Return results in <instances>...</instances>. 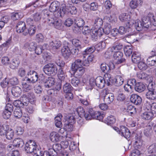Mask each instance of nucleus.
Returning <instances> with one entry per match:
<instances>
[{
  "instance_id": "49",
  "label": "nucleus",
  "mask_w": 156,
  "mask_h": 156,
  "mask_svg": "<svg viewBox=\"0 0 156 156\" xmlns=\"http://www.w3.org/2000/svg\"><path fill=\"white\" fill-rule=\"evenodd\" d=\"M136 76L137 77L140 79H145L148 80L150 76L145 73L141 72L137 73Z\"/></svg>"
},
{
  "instance_id": "53",
  "label": "nucleus",
  "mask_w": 156,
  "mask_h": 156,
  "mask_svg": "<svg viewBox=\"0 0 156 156\" xmlns=\"http://www.w3.org/2000/svg\"><path fill=\"white\" fill-rule=\"evenodd\" d=\"M75 23L76 26L82 27L85 24L84 20L82 18H77L75 20Z\"/></svg>"
},
{
  "instance_id": "33",
  "label": "nucleus",
  "mask_w": 156,
  "mask_h": 156,
  "mask_svg": "<svg viewBox=\"0 0 156 156\" xmlns=\"http://www.w3.org/2000/svg\"><path fill=\"white\" fill-rule=\"evenodd\" d=\"M154 117V115L151 112H145L141 115L142 118L146 120L151 119Z\"/></svg>"
},
{
  "instance_id": "39",
  "label": "nucleus",
  "mask_w": 156,
  "mask_h": 156,
  "mask_svg": "<svg viewBox=\"0 0 156 156\" xmlns=\"http://www.w3.org/2000/svg\"><path fill=\"white\" fill-rule=\"evenodd\" d=\"M13 144L16 147H22L24 144L23 140L20 138L15 139L13 141Z\"/></svg>"
},
{
  "instance_id": "20",
  "label": "nucleus",
  "mask_w": 156,
  "mask_h": 156,
  "mask_svg": "<svg viewBox=\"0 0 156 156\" xmlns=\"http://www.w3.org/2000/svg\"><path fill=\"white\" fill-rule=\"evenodd\" d=\"M134 88L135 91L140 93L143 92L146 89V86L142 83L138 82L136 83Z\"/></svg>"
},
{
  "instance_id": "6",
  "label": "nucleus",
  "mask_w": 156,
  "mask_h": 156,
  "mask_svg": "<svg viewBox=\"0 0 156 156\" xmlns=\"http://www.w3.org/2000/svg\"><path fill=\"white\" fill-rule=\"evenodd\" d=\"M69 44L68 42H65L63 44L61 50L62 56L66 59H68L71 55V51L69 48Z\"/></svg>"
},
{
  "instance_id": "47",
  "label": "nucleus",
  "mask_w": 156,
  "mask_h": 156,
  "mask_svg": "<svg viewBox=\"0 0 156 156\" xmlns=\"http://www.w3.org/2000/svg\"><path fill=\"white\" fill-rule=\"evenodd\" d=\"M13 113L16 118H20L23 115L22 110L20 108H17L14 110Z\"/></svg>"
},
{
  "instance_id": "13",
  "label": "nucleus",
  "mask_w": 156,
  "mask_h": 156,
  "mask_svg": "<svg viewBox=\"0 0 156 156\" xmlns=\"http://www.w3.org/2000/svg\"><path fill=\"white\" fill-rule=\"evenodd\" d=\"M151 56L149 57L147 59V62L148 65L154 66L156 67V51H152Z\"/></svg>"
},
{
  "instance_id": "37",
  "label": "nucleus",
  "mask_w": 156,
  "mask_h": 156,
  "mask_svg": "<svg viewBox=\"0 0 156 156\" xmlns=\"http://www.w3.org/2000/svg\"><path fill=\"white\" fill-rule=\"evenodd\" d=\"M105 77L104 78V83L105 84H106L108 86L111 84V83H113L114 80L111 75L108 73L105 75Z\"/></svg>"
},
{
  "instance_id": "23",
  "label": "nucleus",
  "mask_w": 156,
  "mask_h": 156,
  "mask_svg": "<svg viewBox=\"0 0 156 156\" xmlns=\"http://www.w3.org/2000/svg\"><path fill=\"white\" fill-rule=\"evenodd\" d=\"M62 45L61 42L59 40L53 41L49 43V46L53 49H57Z\"/></svg>"
},
{
  "instance_id": "18",
  "label": "nucleus",
  "mask_w": 156,
  "mask_h": 156,
  "mask_svg": "<svg viewBox=\"0 0 156 156\" xmlns=\"http://www.w3.org/2000/svg\"><path fill=\"white\" fill-rule=\"evenodd\" d=\"M75 70H72L73 71V74L74 76L76 77H81L84 73L85 71V68L84 67L76 68Z\"/></svg>"
},
{
  "instance_id": "12",
  "label": "nucleus",
  "mask_w": 156,
  "mask_h": 156,
  "mask_svg": "<svg viewBox=\"0 0 156 156\" xmlns=\"http://www.w3.org/2000/svg\"><path fill=\"white\" fill-rule=\"evenodd\" d=\"M119 134L126 139L129 138L130 136V132L126 127L122 126H120V130H119Z\"/></svg>"
},
{
  "instance_id": "22",
  "label": "nucleus",
  "mask_w": 156,
  "mask_h": 156,
  "mask_svg": "<svg viewBox=\"0 0 156 156\" xmlns=\"http://www.w3.org/2000/svg\"><path fill=\"white\" fill-rule=\"evenodd\" d=\"M96 86L100 88H103L105 86L104 78L101 76L97 77L96 78Z\"/></svg>"
},
{
  "instance_id": "24",
  "label": "nucleus",
  "mask_w": 156,
  "mask_h": 156,
  "mask_svg": "<svg viewBox=\"0 0 156 156\" xmlns=\"http://www.w3.org/2000/svg\"><path fill=\"white\" fill-rule=\"evenodd\" d=\"M103 24V21L101 19L98 18L96 19L94 21V23L92 25V27L91 29L94 30L95 29L100 28Z\"/></svg>"
},
{
  "instance_id": "51",
  "label": "nucleus",
  "mask_w": 156,
  "mask_h": 156,
  "mask_svg": "<svg viewBox=\"0 0 156 156\" xmlns=\"http://www.w3.org/2000/svg\"><path fill=\"white\" fill-rule=\"evenodd\" d=\"M47 45V44H45L42 47L41 46H37L34 50L35 53L38 55H40L42 53L43 50L45 49V48H43L44 47H46Z\"/></svg>"
},
{
  "instance_id": "48",
  "label": "nucleus",
  "mask_w": 156,
  "mask_h": 156,
  "mask_svg": "<svg viewBox=\"0 0 156 156\" xmlns=\"http://www.w3.org/2000/svg\"><path fill=\"white\" fill-rule=\"evenodd\" d=\"M73 88V87L70 84L67 83H66L63 85V90L65 93L72 92Z\"/></svg>"
},
{
  "instance_id": "21",
  "label": "nucleus",
  "mask_w": 156,
  "mask_h": 156,
  "mask_svg": "<svg viewBox=\"0 0 156 156\" xmlns=\"http://www.w3.org/2000/svg\"><path fill=\"white\" fill-rule=\"evenodd\" d=\"M76 111L80 118H84L87 120V117L89 115V112L85 113L84 109L81 107H78Z\"/></svg>"
},
{
  "instance_id": "29",
  "label": "nucleus",
  "mask_w": 156,
  "mask_h": 156,
  "mask_svg": "<svg viewBox=\"0 0 156 156\" xmlns=\"http://www.w3.org/2000/svg\"><path fill=\"white\" fill-rule=\"evenodd\" d=\"M36 30V28L34 25L30 26L27 29V32H24L23 34L26 36L28 34L30 36H32L35 33Z\"/></svg>"
},
{
  "instance_id": "3",
  "label": "nucleus",
  "mask_w": 156,
  "mask_h": 156,
  "mask_svg": "<svg viewBox=\"0 0 156 156\" xmlns=\"http://www.w3.org/2000/svg\"><path fill=\"white\" fill-rule=\"evenodd\" d=\"M101 95L103 98L104 102L107 104L112 102L114 99V94L112 93H108L106 89H104L102 90Z\"/></svg>"
},
{
  "instance_id": "9",
  "label": "nucleus",
  "mask_w": 156,
  "mask_h": 156,
  "mask_svg": "<svg viewBox=\"0 0 156 156\" xmlns=\"http://www.w3.org/2000/svg\"><path fill=\"white\" fill-rule=\"evenodd\" d=\"M55 151L52 149H49L48 151H44L37 150L36 153L33 154V156H56L54 154Z\"/></svg>"
},
{
  "instance_id": "46",
  "label": "nucleus",
  "mask_w": 156,
  "mask_h": 156,
  "mask_svg": "<svg viewBox=\"0 0 156 156\" xmlns=\"http://www.w3.org/2000/svg\"><path fill=\"white\" fill-rule=\"evenodd\" d=\"M95 51L94 47V46H92L90 47H87L83 52V58H85V55H88L89 54H91L93 52Z\"/></svg>"
},
{
  "instance_id": "34",
  "label": "nucleus",
  "mask_w": 156,
  "mask_h": 156,
  "mask_svg": "<svg viewBox=\"0 0 156 156\" xmlns=\"http://www.w3.org/2000/svg\"><path fill=\"white\" fill-rule=\"evenodd\" d=\"M93 58L94 56L92 55H89L87 58H85V59L82 60L83 66H89L90 63L93 60Z\"/></svg>"
},
{
  "instance_id": "10",
  "label": "nucleus",
  "mask_w": 156,
  "mask_h": 156,
  "mask_svg": "<svg viewBox=\"0 0 156 156\" xmlns=\"http://www.w3.org/2000/svg\"><path fill=\"white\" fill-rule=\"evenodd\" d=\"M28 94L27 96L28 98L27 97V95L26 94H23L20 98V100L22 105H23V106H27L29 104V98L31 99L34 98L35 97L34 93H28Z\"/></svg>"
},
{
  "instance_id": "19",
  "label": "nucleus",
  "mask_w": 156,
  "mask_h": 156,
  "mask_svg": "<svg viewBox=\"0 0 156 156\" xmlns=\"http://www.w3.org/2000/svg\"><path fill=\"white\" fill-rule=\"evenodd\" d=\"M83 67L82 60L80 59H76L74 62L71 64V70H75L76 68H78Z\"/></svg>"
},
{
  "instance_id": "26",
  "label": "nucleus",
  "mask_w": 156,
  "mask_h": 156,
  "mask_svg": "<svg viewBox=\"0 0 156 156\" xmlns=\"http://www.w3.org/2000/svg\"><path fill=\"white\" fill-rule=\"evenodd\" d=\"M124 79L122 77L119 75L116 76L113 80V84L116 86L119 87L122 84Z\"/></svg>"
},
{
  "instance_id": "35",
  "label": "nucleus",
  "mask_w": 156,
  "mask_h": 156,
  "mask_svg": "<svg viewBox=\"0 0 156 156\" xmlns=\"http://www.w3.org/2000/svg\"><path fill=\"white\" fill-rule=\"evenodd\" d=\"M146 97L150 100L156 99V91L155 90L148 91L146 94Z\"/></svg>"
},
{
  "instance_id": "52",
  "label": "nucleus",
  "mask_w": 156,
  "mask_h": 156,
  "mask_svg": "<svg viewBox=\"0 0 156 156\" xmlns=\"http://www.w3.org/2000/svg\"><path fill=\"white\" fill-rule=\"evenodd\" d=\"M80 81L79 79L77 77L74 76L72 78L71 80V83L74 86L77 87L79 84Z\"/></svg>"
},
{
  "instance_id": "28",
  "label": "nucleus",
  "mask_w": 156,
  "mask_h": 156,
  "mask_svg": "<svg viewBox=\"0 0 156 156\" xmlns=\"http://www.w3.org/2000/svg\"><path fill=\"white\" fill-rule=\"evenodd\" d=\"M62 115L61 114H59L55 118V124L58 128H60L62 126Z\"/></svg>"
},
{
  "instance_id": "64",
  "label": "nucleus",
  "mask_w": 156,
  "mask_h": 156,
  "mask_svg": "<svg viewBox=\"0 0 156 156\" xmlns=\"http://www.w3.org/2000/svg\"><path fill=\"white\" fill-rule=\"evenodd\" d=\"M33 18L35 21H38L41 17V14L40 12H37L33 15Z\"/></svg>"
},
{
  "instance_id": "44",
  "label": "nucleus",
  "mask_w": 156,
  "mask_h": 156,
  "mask_svg": "<svg viewBox=\"0 0 156 156\" xmlns=\"http://www.w3.org/2000/svg\"><path fill=\"white\" fill-rule=\"evenodd\" d=\"M58 79L61 81L62 83L64 82L66 76L64 72L63 71L62 68H61L58 69Z\"/></svg>"
},
{
  "instance_id": "8",
  "label": "nucleus",
  "mask_w": 156,
  "mask_h": 156,
  "mask_svg": "<svg viewBox=\"0 0 156 156\" xmlns=\"http://www.w3.org/2000/svg\"><path fill=\"white\" fill-rule=\"evenodd\" d=\"M115 67L114 63L112 62H109L108 65L103 63L101 65L100 68L102 71L106 74L111 70H113Z\"/></svg>"
},
{
  "instance_id": "2",
  "label": "nucleus",
  "mask_w": 156,
  "mask_h": 156,
  "mask_svg": "<svg viewBox=\"0 0 156 156\" xmlns=\"http://www.w3.org/2000/svg\"><path fill=\"white\" fill-rule=\"evenodd\" d=\"M57 69L56 66L52 63H49L45 65L43 68V71L47 75L54 76L57 73Z\"/></svg>"
},
{
  "instance_id": "15",
  "label": "nucleus",
  "mask_w": 156,
  "mask_h": 156,
  "mask_svg": "<svg viewBox=\"0 0 156 156\" xmlns=\"http://www.w3.org/2000/svg\"><path fill=\"white\" fill-rule=\"evenodd\" d=\"M130 99L132 103L136 105H140L142 102L141 98L136 94H132L130 97Z\"/></svg>"
},
{
  "instance_id": "31",
  "label": "nucleus",
  "mask_w": 156,
  "mask_h": 156,
  "mask_svg": "<svg viewBox=\"0 0 156 156\" xmlns=\"http://www.w3.org/2000/svg\"><path fill=\"white\" fill-rule=\"evenodd\" d=\"M55 83V79L53 77H49L44 84V86L46 88H50L53 86Z\"/></svg>"
},
{
  "instance_id": "55",
  "label": "nucleus",
  "mask_w": 156,
  "mask_h": 156,
  "mask_svg": "<svg viewBox=\"0 0 156 156\" xmlns=\"http://www.w3.org/2000/svg\"><path fill=\"white\" fill-rule=\"evenodd\" d=\"M104 33L106 34H108L111 32L112 27L110 24L107 23L104 26L103 28Z\"/></svg>"
},
{
  "instance_id": "5",
  "label": "nucleus",
  "mask_w": 156,
  "mask_h": 156,
  "mask_svg": "<svg viewBox=\"0 0 156 156\" xmlns=\"http://www.w3.org/2000/svg\"><path fill=\"white\" fill-rule=\"evenodd\" d=\"M88 117H87V120H90L91 118H93L101 121L103 118L104 116L103 114H101L98 112H95L93 111L92 109H90Z\"/></svg>"
},
{
  "instance_id": "14",
  "label": "nucleus",
  "mask_w": 156,
  "mask_h": 156,
  "mask_svg": "<svg viewBox=\"0 0 156 156\" xmlns=\"http://www.w3.org/2000/svg\"><path fill=\"white\" fill-rule=\"evenodd\" d=\"M26 28L25 23L22 21H20L17 23L16 29L18 33H20L25 32L24 30Z\"/></svg>"
},
{
  "instance_id": "58",
  "label": "nucleus",
  "mask_w": 156,
  "mask_h": 156,
  "mask_svg": "<svg viewBox=\"0 0 156 156\" xmlns=\"http://www.w3.org/2000/svg\"><path fill=\"white\" fill-rule=\"evenodd\" d=\"M148 152L150 154H156V144H153L150 145L148 148Z\"/></svg>"
},
{
  "instance_id": "11",
  "label": "nucleus",
  "mask_w": 156,
  "mask_h": 156,
  "mask_svg": "<svg viewBox=\"0 0 156 156\" xmlns=\"http://www.w3.org/2000/svg\"><path fill=\"white\" fill-rule=\"evenodd\" d=\"M91 29L90 33L92 38L94 39L97 38L98 37H101L103 34V30L102 28Z\"/></svg>"
},
{
  "instance_id": "1",
  "label": "nucleus",
  "mask_w": 156,
  "mask_h": 156,
  "mask_svg": "<svg viewBox=\"0 0 156 156\" xmlns=\"http://www.w3.org/2000/svg\"><path fill=\"white\" fill-rule=\"evenodd\" d=\"M142 23L144 28H147L152 23L154 26H156V20L153 14L149 13L146 16H144L142 19Z\"/></svg>"
},
{
  "instance_id": "40",
  "label": "nucleus",
  "mask_w": 156,
  "mask_h": 156,
  "mask_svg": "<svg viewBox=\"0 0 156 156\" xmlns=\"http://www.w3.org/2000/svg\"><path fill=\"white\" fill-rule=\"evenodd\" d=\"M25 45L28 48V49L30 51H34L37 46V44L34 42L29 41L26 43Z\"/></svg>"
},
{
  "instance_id": "59",
  "label": "nucleus",
  "mask_w": 156,
  "mask_h": 156,
  "mask_svg": "<svg viewBox=\"0 0 156 156\" xmlns=\"http://www.w3.org/2000/svg\"><path fill=\"white\" fill-rule=\"evenodd\" d=\"M137 63L138 67L140 70H145L147 68V66L146 64L143 62L140 61Z\"/></svg>"
},
{
  "instance_id": "54",
  "label": "nucleus",
  "mask_w": 156,
  "mask_h": 156,
  "mask_svg": "<svg viewBox=\"0 0 156 156\" xmlns=\"http://www.w3.org/2000/svg\"><path fill=\"white\" fill-rule=\"evenodd\" d=\"M22 85L24 92H28L31 88V86L27 84L26 81L23 80L22 83Z\"/></svg>"
},
{
  "instance_id": "43",
  "label": "nucleus",
  "mask_w": 156,
  "mask_h": 156,
  "mask_svg": "<svg viewBox=\"0 0 156 156\" xmlns=\"http://www.w3.org/2000/svg\"><path fill=\"white\" fill-rule=\"evenodd\" d=\"M122 48L123 45L121 43L119 42H116L111 48L113 52H115V51L120 50Z\"/></svg>"
},
{
  "instance_id": "60",
  "label": "nucleus",
  "mask_w": 156,
  "mask_h": 156,
  "mask_svg": "<svg viewBox=\"0 0 156 156\" xmlns=\"http://www.w3.org/2000/svg\"><path fill=\"white\" fill-rule=\"evenodd\" d=\"M113 51L112 50L111 48H109L106 52L104 54V57L107 59L110 58L112 56V52Z\"/></svg>"
},
{
  "instance_id": "27",
  "label": "nucleus",
  "mask_w": 156,
  "mask_h": 156,
  "mask_svg": "<svg viewBox=\"0 0 156 156\" xmlns=\"http://www.w3.org/2000/svg\"><path fill=\"white\" fill-rule=\"evenodd\" d=\"M60 137L61 136L59 134L56 132H52L50 134V139L53 142H58Z\"/></svg>"
},
{
  "instance_id": "42",
  "label": "nucleus",
  "mask_w": 156,
  "mask_h": 156,
  "mask_svg": "<svg viewBox=\"0 0 156 156\" xmlns=\"http://www.w3.org/2000/svg\"><path fill=\"white\" fill-rule=\"evenodd\" d=\"M136 30L138 31H140L144 28V26L141 22L139 20H136L135 23L133 24Z\"/></svg>"
},
{
  "instance_id": "36",
  "label": "nucleus",
  "mask_w": 156,
  "mask_h": 156,
  "mask_svg": "<svg viewBox=\"0 0 156 156\" xmlns=\"http://www.w3.org/2000/svg\"><path fill=\"white\" fill-rule=\"evenodd\" d=\"M132 142L135 147L139 148L142 145V141L140 137H136L135 140H133Z\"/></svg>"
},
{
  "instance_id": "17",
  "label": "nucleus",
  "mask_w": 156,
  "mask_h": 156,
  "mask_svg": "<svg viewBox=\"0 0 156 156\" xmlns=\"http://www.w3.org/2000/svg\"><path fill=\"white\" fill-rule=\"evenodd\" d=\"M131 59L132 62L135 63H137L139 62L141 59L140 54L138 52H133L132 55Z\"/></svg>"
},
{
  "instance_id": "57",
  "label": "nucleus",
  "mask_w": 156,
  "mask_h": 156,
  "mask_svg": "<svg viewBox=\"0 0 156 156\" xmlns=\"http://www.w3.org/2000/svg\"><path fill=\"white\" fill-rule=\"evenodd\" d=\"M124 51L127 57H129L132 54V47L127 46L124 48Z\"/></svg>"
},
{
  "instance_id": "38",
  "label": "nucleus",
  "mask_w": 156,
  "mask_h": 156,
  "mask_svg": "<svg viewBox=\"0 0 156 156\" xmlns=\"http://www.w3.org/2000/svg\"><path fill=\"white\" fill-rule=\"evenodd\" d=\"M62 147L61 144H56L53 145V148H51L50 149H52L55 151L54 154H55L56 155L58 153L60 154L62 152Z\"/></svg>"
},
{
  "instance_id": "30",
  "label": "nucleus",
  "mask_w": 156,
  "mask_h": 156,
  "mask_svg": "<svg viewBox=\"0 0 156 156\" xmlns=\"http://www.w3.org/2000/svg\"><path fill=\"white\" fill-rule=\"evenodd\" d=\"M119 19L121 21L127 22V23L129 25L128 27H130V25H129V21L130 19V15L125 13H122L120 16Z\"/></svg>"
},
{
  "instance_id": "41",
  "label": "nucleus",
  "mask_w": 156,
  "mask_h": 156,
  "mask_svg": "<svg viewBox=\"0 0 156 156\" xmlns=\"http://www.w3.org/2000/svg\"><path fill=\"white\" fill-rule=\"evenodd\" d=\"M105 123L108 125L111 126L115 122V119L113 116H108L105 120Z\"/></svg>"
},
{
  "instance_id": "7",
  "label": "nucleus",
  "mask_w": 156,
  "mask_h": 156,
  "mask_svg": "<svg viewBox=\"0 0 156 156\" xmlns=\"http://www.w3.org/2000/svg\"><path fill=\"white\" fill-rule=\"evenodd\" d=\"M28 78L27 80L30 83H34L36 82L38 79L37 73L34 70H30L27 73Z\"/></svg>"
},
{
  "instance_id": "62",
  "label": "nucleus",
  "mask_w": 156,
  "mask_h": 156,
  "mask_svg": "<svg viewBox=\"0 0 156 156\" xmlns=\"http://www.w3.org/2000/svg\"><path fill=\"white\" fill-rule=\"evenodd\" d=\"M12 114V112L10 111H8L5 110L2 114L3 118L5 119H9Z\"/></svg>"
},
{
  "instance_id": "63",
  "label": "nucleus",
  "mask_w": 156,
  "mask_h": 156,
  "mask_svg": "<svg viewBox=\"0 0 156 156\" xmlns=\"http://www.w3.org/2000/svg\"><path fill=\"white\" fill-rule=\"evenodd\" d=\"M68 12H69L72 15L76 14L77 10L76 7L74 6H70L68 8Z\"/></svg>"
},
{
  "instance_id": "25",
  "label": "nucleus",
  "mask_w": 156,
  "mask_h": 156,
  "mask_svg": "<svg viewBox=\"0 0 156 156\" xmlns=\"http://www.w3.org/2000/svg\"><path fill=\"white\" fill-rule=\"evenodd\" d=\"M22 92L20 88L18 86L13 87L12 89V95L16 98L19 97Z\"/></svg>"
},
{
  "instance_id": "45",
  "label": "nucleus",
  "mask_w": 156,
  "mask_h": 156,
  "mask_svg": "<svg viewBox=\"0 0 156 156\" xmlns=\"http://www.w3.org/2000/svg\"><path fill=\"white\" fill-rule=\"evenodd\" d=\"M59 8L58 3L56 2H52L50 6L49 9L51 12H54L57 10Z\"/></svg>"
},
{
  "instance_id": "16",
  "label": "nucleus",
  "mask_w": 156,
  "mask_h": 156,
  "mask_svg": "<svg viewBox=\"0 0 156 156\" xmlns=\"http://www.w3.org/2000/svg\"><path fill=\"white\" fill-rule=\"evenodd\" d=\"M122 53L120 51H115L113 55V57L118 61L116 62L118 64L121 63L125 61V59L122 58Z\"/></svg>"
},
{
  "instance_id": "56",
  "label": "nucleus",
  "mask_w": 156,
  "mask_h": 156,
  "mask_svg": "<svg viewBox=\"0 0 156 156\" xmlns=\"http://www.w3.org/2000/svg\"><path fill=\"white\" fill-rule=\"evenodd\" d=\"M68 12V9L66 8L65 5L61 7L59 12L61 16H63L65 14H67Z\"/></svg>"
},
{
  "instance_id": "50",
  "label": "nucleus",
  "mask_w": 156,
  "mask_h": 156,
  "mask_svg": "<svg viewBox=\"0 0 156 156\" xmlns=\"http://www.w3.org/2000/svg\"><path fill=\"white\" fill-rule=\"evenodd\" d=\"M5 134L6 138L10 140L12 139L14 135V132L13 130L10 128L6 130Z\"/></svg>"
},
{
  "instance_id": "61",
  "label": "nucleus",
  "mask_w": 156,
  "mask_h": 156,
  "mask_svg": "<svg viewBox=\"0 0 156 156\" xmlns=\"http://www.w3.org/2000/svg\"><path fill=\"white\" fill-rule=\"evenodd\" d=\"M150 109L151 112L153 113L154 116H156V103H153L151 105H150Z\"/></svg>"
},
{
  "instance_id": "32",
  "label": "nucleus",
  "mask_w": 156,
  "mask_h": 156,
  "mask_svg": "<svg viewBox=\"0 0 156 156\" xmlns=\"http://www.w3.org/2000/svg\"><path fill=\"white\" fill-rule=\"evenodd\" d=\"M20 64V62L16 59L14 58L9 63V67L12 69H16L19 66Z\"/></svg>"
},
{
  "instance_id": "4",
  "label": "nucleus",
  "mask_w": 156,
  "mask_h": 156,
  "mask_svg": "<svg viewBox=\"0 0 156 156\" xmlns=\"http://www.w3.org/2000/svg\"><path fill=\"white\" fill-rule=\"evenodd\" d=\"M36 146V143L34 141L30 140L26 144L25 148L27 153H33L34 154L37 151Z\"/></svg>"
}]
</instances>
